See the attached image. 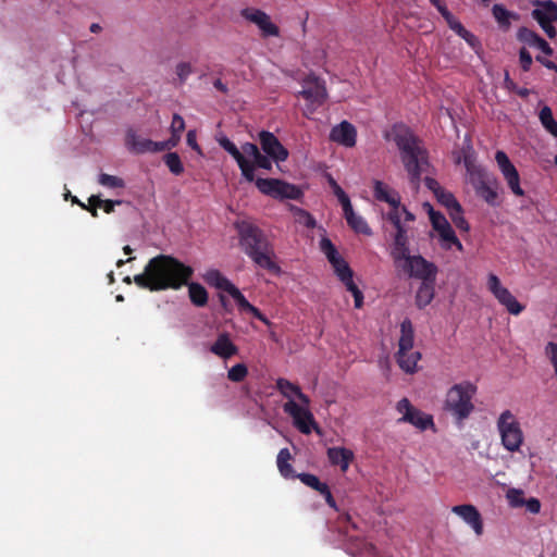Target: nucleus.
<instances>
[{"label":"nucleus","mask_w":557,"mask_h":557,"mask_svg":"<svg viewBox=\"0 0 557 557\" xmlns=\"http://www.w3.org/2000/svg\"><path fill=\"white\" fill-rule=\"evenodd\" d=\"M193 274L191 267L172 256L159 255L149 260L143 273L134 276V283L150 292L180 289Z\"/></svg>","instance_id":"nucleus-1"},{"label":"nucleus","mask_w":557,"mask_h":557,"mask_svg":"<svg viewBox=\"0 0 557 557\" xmlns=\"http://www.w3.org/2000/svg\"><path fill=\"white\" fill-rule=\"evenodd\" d=\"M383 137L393 141L400 152L401 162L409 175L410 184L418 189L421 175L429 172V153L421 140L404 123H395L385 129Z\"/></svg>","instance_id":"nucleus-2"},{"label":"nucleus","mask_w":557,"mask_h":557,"mask_svg":"<svg viewBox=\"0 0 557 557\" xmlns=\"http://www.w3.org/2000/svg\"><path fill=\"white\" fill-rule=\"evenodd\" d=\"M235 228L240 249L255 265L271 274H281L282 269L276 261L274 245L264 231L249 221H237Z\"/></svg>","instance_id":"nucleus-3"},{"label":"nucleus","mask_w":557,"mask_h":557,"mask_svg":"<svg viewBox=\"0 0 557 557\" xmlns=\"http://www.w3.org/2000/svg\"><path fill=\"white\" fill-rule=\"evenodd\" d=\"M476 386L470 381L454 384L446 393L444 410L449 412L457 422L468 419L474 411L473 398Z\"/></svg>","instance_id":"nucleus-4"},{"label":"nucleus","mask_w":557,"mask_h":557,"mask_svg":"<svg viewBox=\"0 0 557 557\" xmlns=\"http://www.w3.org/2000/svg\"><path fill=\"white\" fill-rule=\"evenodd\" d=\"M320 249L325 255L338 278L344 283L355 299V307L360 309L363 305V294L352 280V270L338 253L334 244L327 237L320 240Z\"/></svg>","instance_id":"nucleus-5"},{"label":"nucleus","mask_w":557,"mask_h":557,"mask_svg":"<svg viewBox=\"0 0 557 557\" xmlns=\"http://www.w3.org/2000/svg\"><path fill=\"white\" fill-rule=\"evenodd\" d=\"M414 330L410 319L406 318L400 323V337L398 341V350L395 355L399 368L408 373L418 372V362L421 359L419 351H413Z\"/></svg>","instance_id":"nucleus-6"},{"label":"nucleus","mask_w":557,"mask_h":557,"mask_svg":"<svg viewBox=\"0 0 557 557\" xmlns=\"http://www.w3.org/2000/svg\"><path fill=\"white\" fill-rule=\"evenodd\" d=\"M469 172V182L475 190V194L492 207L499 206L498 182L490 175L484 169L475 166L466 161Z\"/></svg>","instance_id":"nucleus-7"},{"label":"nucleus","mask_w":557,"mask_h":557,"mask_svg":"<svg viewBox=\"0 0 557 557\" xmlns=\"http://www.w3.org/2000/svg\"><path fill=\"white\" fill-rule=\"evenodd\" d=\"M497 429L502 444L508 451H518L523 443V433L520 423L510 410L500 413L497 420Z\"/></svg>","instance_id":"nucleus-8"},{"label":"nucleus","mask_w":557,"mask_h":557,"mask_svg":"<svg viewBox=\"0 0 557 557\" xmlns=\"http://www.w3.org/2000/svg\"><path fill=\"white\" fill-rule=\"evenodd\" d=\"M298 95L307 101L304 114L310 116L327 98L325 83L315 75H308L304 79L302 89Z\"/></svg>","instance_id":"nucleus-9"},{"label":"nucleus","mask_w":557,"mask_h":557,"mask_svg":"<svg viewBox=\"0 0 557 557\" xmlns=\"http://www.w3.org/2000/svg\"><path fill=\"white\" fill-rule=\"evenodd\" d=\"M256 186L263 195L281 200H297L302 195L296 185L277 178H257Z\"/></svg>","instance_id":"nucleus-10"},{"label":"nucleus","mask_w":557,"mask_h":557,"mask_svg":"<svg viewBox=\"0 0 557 557\" xmlns=\"http://www.w3.org/2000/svg\"><path fill=\"white\" fill-rule=\"evenodd\" d=\"M487 289L510 314L518 315L524 310V306L516 299L508 288L502 285L499 277L494 273H490L487 276Z\"/></svg>","instance_id":"nucleus-11"},{"label":"nucleus","mask_w":557,"mask_h":557,"mask_svg":"<svg viewBox=\"0 0 557 557\" xmlns=\"http://www.w3.org/2000/svg\"><path fill=\"white\" fill-rule=\"evenodd\" d=\"M399 268H401L408 276L419 278L421 282L436 280L437 267L420 255L409 256L401 261Z\"/></svg>","instance_id":"nucleus-12"},{"label":"nucleus","mask_w":557,"mask_h":557,"mask_svg":"<svg viewBox=\"0 0 557 557\" xmlns=\"http://www.w3.org/2000/svg\"><path fill=\"white\" fill-rule=\"evenodd\" d=\"M284 411L293 418L294 425L304 434H310L312 430L320 433L313 414L309 409L299 406L294 400H288L283 406Z\"/></svg>","instance_id":"nucleus-13"},{"label":"nucleus","mask_w":557,"mask_h":557,"mask_svg":"<svg viewBox=\"0 0 557 557\" xmlns=\"http://www.w3.org/2000/svg\"><path fill=\"white\" fill-rule=\"evenodd\" d=\"M398 412L403 413V417L399 421L408 422L416 428L424 431L434 425L433 417L431 414H425L421 410L414 408L409 399L403 398L397 403Z\"/></svg>","instance_id":"nucleus-14"},{"label":"nucleus","mask_w":557,"mask_h":557,"mask_svg":"<svg viewBox=\"0 0 557 557\" xmlns=\"http://www.w3.org/2000/svg\"><path fill=\"white\" fill-rule=\"evenodd\" d=\"M495 160L512 194L517 197L524 196V190L520 186V175L508 156L504 151L498 150L495 153Z\"/></svg>","instance_id":"nucleus-15"},{"label":"nucleus","mask_w":557,"mask_h":557,"mask_svg":"<svg viewBox=\"0 0 557 557\" xmlns=\"http://www.w3.org/2000/svg\"><path fill=\"white\" fill-rule=\"evenodd\" d=\"M259 140L261 149L275 162H283L288 158V150L273 133L261 131L259 133Z\"/></svg>","instance_id":"nucleus-16"},{"label":"nucleus","mask_w":557,"mask_h":557,"mask_svg":"<svg viewBox=\"0 0 557 557\" xmlns=\"http://www.w3.org/2000/svg\"><path fill=\"white\" fill-rule=\"evenodd\" d=\"M330 139L344 147L352 148L357 141V129L350 122L342 121L332 127Z\"/></svg>","instance_id":"nucleus-17"},{"label":"nucleus","mask_w":557,"mask_h":557,"mask_svg":"<svg viewBox=\"0 0 557 557\" xmlns=\"http://www.w3.org/2000/svg\"><path fill=\"white\" fill-rule=\"evenodd\" d=\"M451 511L459 516L467 524L471 525L476 535L483 533V522L479 510L470 504L457 505L451 508Z\"/></svg>","instance_id":"nucleus-18"},{"label":"nucleus","mask_w":557,"mask_h":557,"mask_svg":"<svg viewBox=\"0 0 557 557\" xmlns=\"http://www.w3.org/2000/svg\"><path fill=\"white\" fill-rule=\"evenodd\" d=\"M517 38L519 41L524 42L530 47L540 49L544 54L548 57L553 55L554 53L553 48L544 38L527 27H520L518 29Z\"/></svg>","instance_id":"nucleus-19"},{"label":"nucleus","mask_w":557,"mask_h":557,"mask_svg":"<svg viewBox=\"0 0 557 557\" xmlns=\"http://www.w3.org/2000/svg\"><path fill=\"white\" fill-rule=\"evenodd\" d=\"M532 17L539 24H548L557 21V3L553 0L536 1Z\"/></svg>","instance_id":"nucleus-20"},{"label":"nucleus","mask_w":557,"mask_h":557,"mask_svg":"<svg viewBox=\"0 0 557 557\" xmlns=\"http://www.w3.org/2000/svg\"><path fill=\"white\" fill-rule=\"evenodd\" d=\"M210 351L222 359H228L238 354V347L231 341L230 334L224 332L219 334Z\"/></svg>","instance_id":"nucleus-21"},{"label":"nucleus","mask_w":557,"mask_h":557,"mask_svg":"<svg viewBox=\"0 0 557 557\" xmlns=\"http://www.w3.org/2000/svg\"><path fill=\"white\" fill-rule=\"evenodd\" d=\"M391 256L396 267H400L401 261H404L406 258L410 256L408 247V237L405 228L396 231Z\"/></svg>","instance_id":"nucleus-22"},{"label":"nucleus","mask_w":557,"mask_h":557,"mask_svg":"<svg viewBox=\"0 0 557 557\" xmlns=\"http://www.w3.org/2000/svg\"><path fill=\"white\" fill-rule=\"evenodd\" d=\"M247 18L253 22L261 29L263 36H278V27L271 22L270 16L260 10H255L250 14L246 15Z\"/></svg>","instance_id":"nucleus-23"},{"label":"nucleus","mask_w":557,"mask_h":557,"mask_svg":"<svg viewBox=\"0 0 557 557\" xmlns=\"http://www.w3.org/2000/svg\"><path fill=\"white\" fill-rule=\"evenodd\" d=\"M329 461L333 466H339L343 472H346L354 459V453L345 447H331L326 451Z\"/></svg>","instance_id":"nucleus-24"},{"label":"nucleus","mask_w":557,"mask_h":557,"mask_svg":"<svg viewBox=\"0 0 557 557\" xmlns=\"http://www.w3.org/2000/svg\"><path fill=\"white\" fill-rule=\"evenodd\" d=\"M151 139L139 136L135 131L129 129L126 133L125 143L128 150L136 154H144L147 152H151L152 146Z\"/></svg>","instance_id":"nucleus-25"},{"label":"nucleus","mask_w":557,"mask_h":557,"mask_svg":"<svg viewBox=\"0 0 557 557\" xmlns=\"http://www.w3.org/2000/svg\"><path fill=\"white\" fill-rule=\"evenodd\" d=\"M276 388L284 397L288 398L289 400H293L292 398L295 396L306 406H308L310 403L309 397L301 392L300 387L286 379H277Z\"/></svg>","instance_id":"nucleus-26"},{"label":"nucleus","mask_w":557,"mask_h":557,"mask_svg":"<svg viewBox=\"0 0 557 557\" xmlns=\"http://www.w3.org/2000/svg\"><path fill=\"white\" fill-rule=\"evenodd\" d=\"M435 281L421 282L416 294V305L419 309H423L432 302L435 295Z\"/></svg>","instance_id":"nucleus-27"},{"label":"nucleus","mask_w":557,"mask_h":557,"mask_svg":"<svg viewBox=\"0 0 557 557\" xmlns=\"http://www.w3.org/2000/svg\"><path fill=\"white\" fill-rule=\"evenodd\" d=\"M374 197L379 201L387 202L391 207L400 205V197L398 193L392 190L386 184L381 181L374 182Z\"/></svg>","instance_id":"nucleus-28"},{"label":"nucleus","mask_w":557,"mask_h":557,"mask_svg":"<svg viewBox=\"0 0 557 557\" xmlns=\"http://www.w3.org/2000/svg\"><path fill=\"white\" fill-rule=\"evenodd\" d=\"M347 224L357 233L370 235L371 228L364 219L354 212L351 203L343 208Z\"/></svg>","instance_id":"nucleus-29"},{"label":"nucleus","mask_w":557,"mask_h":557,"mask_svg":"<svg viewBox=\"0 0 557 557\" xmlns=\"http://www.w3.org/2000/svg\"><path fill=\"white\" fill-rule=\"evenodd\" d=\"M188 286V296L191 304L196 307L202 308L208 304V292L207 289L199 283H187Z\"/></svg>","instance_id":"nucleus-30"},{"label":"nucleus","mask_w":557,"mask_h":557,"mask_svg":"<svg viewBox=\"0 0 557 557\" xmlns=\"http://www.w3.org/2000/svg\"><path fill=\"white\" fill-rule=\"evenodd\" d=\"M292 459V455L288 450V448H282L277 454V469L281 473V475L285 479H295L297 478V474H295V471L289 463V460Z\"/></svg>","instance_id":"nucleus-31"},{"label":"nucleus","mask_w":557,"mask_h":557,"mask_svg":"<svg viewBox=\"0 0 557 557\" xmlns=\"http://www.w3.org/2000/svg\"><path fill=\"white\" fill-rule=\"evenodd\" d=\"M492 13L499 27L504 30H508L510 28L511 18H518L516 13L508 11L503 4H494Z\"/></svg>","instance_id":"nucleus-32"},{"label":"nucleus","mask_w":557,"mask_h":557,"mask_svg":"<svg viewBox=\"0 0 557 557\" xmlns=\"http://www.w3.org/2000/svg\"><path fill=\"white\" fill-rule=\"evenodd\" d=\"M206 280L210 285L223 292H227L233 285L219 270L209 271L206 275Z\"/></svg>","instance_id":"nucleus-33"},{"label":"nucleus","mask_w":557,"mask_h":557,"mask_svg":"<svg viewBox=\"0 0 557 557\" xmlns=\"http://www.w3.org/2000/svg\"><path fill=\"white\" fill-rule=\"evenodd\" d=\"M540 121L544 128L557 138V121L553 116L552 109L547 106L543 107L539 114Z\"/></svg>","instance_id":"nucleus-34"},{"label":"nucleus","mask_w":557,"mask_h":557,"mask_svg":"<svg viewBox=\"0 0 557 557\" xmlns=\"http://www.w3.org/2000/svg\"><path fill=\"white\" fill-rule=\"evenodd\" d=\"M165 165L174 175H181L184 172V166L177 152H168L163 157Z\"/></svg>","instance_id":"nucleus-35"},{"label":"nucleus","mask_w":557,"mask_h":557,"mask_svg":"<svg viewBox=\"0 0 557 557\" xmlns=\"http://www.w3.org/2000/svg\"><path fill=\"white\" fill-rule=\"evenodd\" d=\"M448 214L457 228L465 232L469 231L470 226L463 216V210L460 203H456V206L450 211H448Z\"/></svg>","instance_id":"nucleus-36"},{"label":"nucleus","mask_w":557,"mask_h":557,"mask_svg":"<svg viewBox=\"0 0 557 557\" xmlns=\"http://www.w3.org/2000/svg\"><path fill=\"white\" fill-rule=\"evenodd\" d=\"M297 479L320 494L329 486L326 483L321 482L317 475L311 473H299L297 474Z\"/></svg>","instance_id":"nucleus-37"},{"label":"nucleus","mask_w":557,"mask_h":557,"mask_svg":"<svg viewBox=\"0 0 557 557\" xmlns=\"http://www.w3.org/2000/svg\"><path fill=\"white\" fill-rule=\"evenodd\" d=\"M327 183L330 187L333 190V194L337 197L339 203L342 205V208L348 207L350 205V199L347 196V194L344 191V189L337 184V182L334 180V177L331 174H327Z\"/></svg>","instance_id":"nucleus-38"},{"label":"nucleus","mask_w":557,"mask_h":557,"mask_svg":"<svg viewBox=\"0 0 557 557\" xmlns=\"http://www.w3.org/2000/svg\"><path fill=\"white\" fill-rule=\"evenodd\" d=\"M248 375V368L245 363L233 366L227 372V379L234 383L243 382Z\"/></svg>","instance_id":"nucleus-39"},{"label":"nucleus","mask_w":557,"mask_h":557,"mask_svg":"<svg viewBox=\"0 0 557 557\" xmlns=\"http://www.w3.org/2000/svg\"><path fill=\"white\" fill-rule=\"evenodd\" d=\"M219 141V145L225 150L227 151L234 159L236 162H238V160H242L243 158H245L242 153V151L236 147V145L231 141L227 137L223 136L221 138L218 139Z\"/></svg>","instance_id":"nucleus-40"},{"label":"nucleus","mask_w":557,"mask_h":557,"mask_svg":"<svg viewBox=\"0 0 557 557\" xmlns=\"http://www.w3.org/2000/svg\"><path fill=\"white\" fill-rule=\"evenodd\" d=\"M226 293L236 301L238 309L242 312H245L251 305L234 284Z\"/></svg>","instance_id":"nucleus-41"},{"label":"nucleus","mask_w":557,"mask_h":557,"mask_svg":"<svg viewBox=\"0 0 557 557\" xmlns=\"http://www.w3.org/2000/svg\"><path fill=\"white\" fill-rule=\"evenodd\" d=\"M98 183L108 188H122L124 187V181L121 177L101 173L98 178Z\"/></svg>","instance_id":"nucleus-42"},{"label":"nucleus","mask_w":557,"mask_h":557,"mask_svg":"<svg viewBox=\"0 0 557 557\" xmlns=\"http://www.w3.org/2000/svg\"><path fill=\"white\" fill-rule=\"evenodd\" d=\"M430 221L432 223L433 228L436 232L446 228L447 225H450L447 219L438 211H434L432 207L429 210Z\"/></svg>","instance_id":"nucleus-43"},{"label":"nucleus","mask_w":557,"mask_h":557,"mask_svg":"<svg viewBox=\"0 0 557 557\" xmlns=\"http://www.w3.org/2000/svg\"><path fill=\"white\" fill-rule=\"evenodd\" d=\"M442 242L455 245L458 250H462V244L457 238L453 227L447 225L446 228L438 232Z\"/></svg>","instance_id":"nucleus-44"},{"label":"nucleus","mask_w":557,"mask_h":557,"mask_svg":"<svg viewBox=\"0 0 557 557\" xmlns=\"http://www.w3.org/2000/svg\"><path fill=\"white\" fill-rule=\"evenodd\" d=\"M240 171H242V175L243 177L247 181V182H255L257 181V178H255V164H252L250 161H248L246 158H243L242 160H238L237 162Z\"/></svg>","instance_id":"nucleus-45"},{"label":"nucleus","mask_w":557,"mask_h":557,"mask_svg":"<svg viewBox=\"0 0 557 557\" xmlns=\"http://www.w3.org/2000/svg\"><path fill=\"white\" fill-rule=\"evenodd\" d=\"M435 198L441 205L446 207L448 211H450L456 206V203H459L455 196L451 193L445 190L444 188L438 191Z\"/></svg>","instance_id":"nucleus-46"},{"label":"nucleus","mask_w":557,"mask_h":557,"mask_svg":"<svg viewBox=\"0 0 557 557\" xmlns=\"http://www.w3.org/2000/svg\"><path fill=\"white\" fill-rule=\"evenodd\" d=\"M102 202V199L97 196L92 195L88 198V205L86 203H79V207L86 211H88L94 218L98 216V208H100V205Z\"/></svg>","instance_id":"nucleus-47"},{"label":"nucleus","mask_w":557,"mask_h":557,"mask_svg":"<svg viewBox=\"0 0 557 557\" xmlns=\"http://www.w3.org/2000/svg\"><path fill=\"white\" fill-rule=\"evenodd\" d=\"M506 497L511 507H521L524 505L523 492L521 490L510 488Z\"/></svg>","instance_id":"nucleus-48"},{"label":"nucleus","mask_w":557,"mask_h":557,"mask_svg":"<svg viewBox=\"0 0 557 557\" xmlns=\"http://www.w3.org/2000/svg\"><path fill=\"white\" fill-rule=\"evenodd\" d=\"M193 73L191 64L188 62H181L176 65V75L181 84L185 83L188 76Z\"/></svg>","instance_id":"nucleus-49"},{"label":"nucleus","mask_w":557,"mask_h":557,"mask_svg":"<svg viewBox=\"0 0 557 557\" xmlns=\"http://www.w3.org/2000/svg\"><path fill=\"white\" fill-rule=\"evenodd\" d=\"M449 28L454 30L458 36L466 33L463 25L449 12L448 15L443 16Z\"/></svg>","instance_id":"nucleus-50"},{"label":"nucleus","mask_w":557,"mask_h":557,"mask_svg":"<svg viewBox=\"0 0 557 557\" xmlns=\"http://www.w3.org/2000/svg\"><path fill=\"white\" fill-rule=\"evenodd\" d=\"M519 62H520L521 69L524 72L530 71L533 60H532L531 53L524 47H522L519 50Z\"/></svg>","instance_id":"nucleus-51"},{"label":"nucleus","mask_w":557,"mask_h":557,"mask_svg":"<svg viewBox=\"0 0 557 557\" xmlns=\"http://www.w3.org/2000/svg\"><path fill=\"white\" fill-rule=\"evenodd\" d=\"M184 129H185L184 119L178 113H174L173 117H172L171 126H170L171 133L182 136V133L184 132Z\"/></svg>","instance_id":"nucleus-52"},{"label":"nucleus","mask_w":557,"mask_h":557,"mask_svg":"<svg viewBox=\"0 0 557 557\" xmlns=\"http://www.w3.org/2000/svg\"><path fill=\"white\" fill-rule=\"evenodd\" d=\"M255 168H260L264 170H271L272 169V161L271 158L268 154L260 153L257 156V158L253 159Z\"/></svg>","instance_id":"nucleus-53"},{"label":"nucleus","mask_w":557,"mask_h":557,"mask_svg":"<svg viewBox=\"0 0 557 557\" xmlns=\"http://www.w3.org/2000/svg\"><path fill=\"white\" fill-rule=\"evenodd\" d=\"M387 218L395 226L396 231L404 228L400 221L399 206L392 207V210L388 212Z\"/></svg>","instance_id":"nucleus-54"},{"label":"nucleus","mask_w":557,"mask_h":557,"mask_svg":"<svg viewBox=\"0 0 557 557\" xmlns=\"http://www.w3.org/2000/svg\"><path fill=\"white\" fill-rule=\"evenodd\" d=\"M242 153L245 157H251L252 159L257 158L261 152L259 151V148L256 144L252 143H245L242 146Z\"/></svg>","instance_id":"nucleus-55"},{"label":"nucleus","mask_w":557,"mask_h":557,"mask_svg":"<svg viewBox=\"0 0 557 557\" xmlns=\"http://www.w3.org/2000/svg\"><path fill=\"white\" fill-rule=\"evenodd\" d=\"M423 182L426 188L430 189L434 194V196H436L438 191L443 189L440 183L435 178H432L430 176H425Z\"/></svg>","instance_id":"nucleus-56"},{"label":"nucleus","mask_w":557,"mask_h":557,"mask_svg":"<svg viewBox=\"0 0 557 557\" xmlns=\"http://www.w3.org/2000/svg\"><path fill=\"white\" fill-rule=\"evenodd\" d=\"M245 312H248V313L252 314L253 318L258 319L259 321H261L265 325H270L271 324L269 319L257 307H255L253 305H250Z\"/></svg>","instance_id":"nucleus-57"},{"label":"nucleus","mask_w":557,"mask_h":557,"mask_svg":"<svg viewBox=\"0 0 557 557\" xmlns=\"http://www.w3.org/2000/svg\"><path fill=\"white\" fill-rule=\"evenodd\" d=\"M527 510L531 513H539L541 510V503L537 498L531 497L527 502H524Z\"/></svg>","instance_id":"nucleus-58"},{"label":"nucleus","mask_w":557,"mask_h":557,"mask_svg":"<svg viewBox=\"0 0 557 557\" xmlns=\"http://www.w3.org/2000/svg\"><path fill=\"white\" fill-rule=\"evenodd\" d=\"M121 203V200H102L100 208H102L106 213H112L115 209V206H120Z\"/></svg>","instance_id":"nucleus-59"},{"label":"nucleus","mask_w":557,"mask_h":557,"mask_svg":"<svg viewBox=\"0 0 557 557\" xmlns=\"http://www.w3.org/2000/svg\"><path fill=\"white\" fill-rule=\"evenodd\" d=\"M432 5H434L442 16L448 15L449 10L447 9L445 2L443 0H429Z\"/></svg>","instance_id":"nucleus-60"},{"label":"nucleus","mask_w":557,"mask_h":557,"mask_svg":"<svg viewBox=\"0 0 557 557\" xmlns=\"http://www.w3.org/2000/svg\"><path fill=\"white\" fill-rule=\"evenodd\" d=\"M187 145L191 147V149L199 151L200 147L196 141V133L195 131H188L186 136Z\"/></svg>","instance_id":"nucleus-61"},{"label":"nucleus","mask_w":557,"mask_h":557,"mask_svg":"<svg viewBox=\"0 0 557 557\" xmlns=\"http://www.w3.org/2000/svg\"><path fill=\"white\" fill-rule=\"evenodd\" d=\"M321 495L324 496V499H325L326 504L331 508L336 509V502H335V499H334V497H333L329 486L321 493Z\"/></svg>","instance_id":"nucleus-62"},{"label":"nucleus","mask_w":557,"mask_h":557,"mask_svg":"<svg viewBox=\"0 0 557 557\" xmlns=\"http://www.w3.org/2000/svg\"><path fill=\"white\" fill-rule=\"evenodd\" d=\"M540 26L550 39L556 37L557 32L556 28L553 26V23L540 24Z\"/></svg>","instance_id":"nucleus-63"},{"label":"nucleus","mask_w":557,"mask_h":557,"mask_svg":"<svg viewBox=\"0 0 557 557\" xmlns=\"http://www.w3.org/2000/svg\"><path fill=\"white\" fill-rule=\"evenodd\" d=\"M181 137V135L171 133V137L165 140L168 149L171 150L172 148H175L178 145Z\"/></svg>","instance_id":"nucleus-64"}]
</instances>
